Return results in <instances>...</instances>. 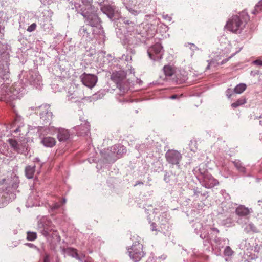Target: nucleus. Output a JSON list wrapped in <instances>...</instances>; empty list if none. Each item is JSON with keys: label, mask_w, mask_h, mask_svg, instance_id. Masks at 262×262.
Wrapping results in <instances>:
<instances>
[{"label": "nucleus", "mask_w": 262, "mask_h": 262, "mask_svg": "<svg viewBox=\"0 0 262 262\" xmlns=\"http://www.w3.org/2000/svg\"><path fill=\"white\" fill-rule=\"evenodd\" d=\"M80 78L82 83L89 88H93L97 82V77L94 74L84 73Z\"/></svg>", "instance_id": "obj_5"}, {"label": "nucleus", "mask_w": 262, "mask_h": 262, "mask_svg": "<svg viewBox=\"0 0 262 262\" xmlns=\"http://www.w3.org/2000/svg\"><path fill=\"white\" fill-rule=\"evenodd\" d=\"M262 8V0L259 1L258 4L255 6V9L252 12V13L254 14H256V13H259Z\"/></svg>", "instance_id": "obj_20"}, {"label": "nucleus", "mask_w": 262, "mask_h": 262, "mask_svg": "<svg viewBox=\"0 0 262 262\" xmlns=\"http://www.w3.org/2000/svg\"><path fill=\"white\" fill-rule=\"evenodd\" d=\"M101 10L109 17L112 16L114 14V9L109 5H104L101 7Z\"/></svg>", "instance_id": "obj_13"}, {"label": "nucleus", "mask_w": 262, "mask_h": 262, "mask_svg": "<svg viewBox=\"0 0 262 262\" xmlns=\"http://www.w3.org/2000/svg\"><path fill=\"white\" fill-rule=\"evenodd\" d=\"M64 253L74 257L78 260H80V258L79 256V255L77 253V250L76 249L72 248H67L63 250Z\"/></svg>", "instance_id": "obj_10"}, {"label": "nucleus", "mask_w": 262, "mask_h": 262, "mask_svg": "<svg viewBox=\"0 0 262 262\" xmlns=\"http://www.w3.org/2000/svg\"><path fill=\"white\" fill-rule=\"evenodd\" d=\"M194 143H195V144H196V141H194Z\"/></svg>", "instance_id": "obj_36"}, {"label": "nucleus", "mask_w": 262, "mask_h": 262, "mask_svg": "<svg viewBox=\"0 0 262 262\" xmlns=\"http://www.w3.org/2000/svg\"><path fill=\"white\" fill-rule=\"evenodd\" d=\"M86 9V8L85 9H83V8H81V10L83 11V12L84 11V10Z\"/></svg>", "instance_id": "obj_32"}, {"label": "nucleus", "mask_w": 262, "mask_h": 262, "mask_svg": "<svg viewBox=\"0 0 262 262\" xmlns=\"http://www.w3.org/2000/svg\"><path fill=\"white\" fill-rule=\"evenodd\" d=\"M19 128H17V129L15 130V132H19Z\"/></svg>", "instance_id": "obj_31"}, {"label": "nucleus", "mask_w": 262, "mask_h": 262, "mask_svg": "<svg viewBox=\"0 0 262 262\" xmlns=\"http://www.w3.org/2000/svg\"><path fill=\"white\" fill-rule=\"evenodd\" d=\"M111 79L116 83H118L124 78L123 75L121 72H113L111 77Z\"/></svg>", "instance_id": "obj_11"}, {"label": "nucleus", "mask_w": 262, "mask_h": 262, "mask_svg": "<svg viewBox=\"0 0 262 262\" xmlns=\"http://www.w3.org/2000/svg\"><path fill=\"white\" fill-rule=\"evenodd\" d=\"M254 64H256L257 66H262V60L260 59H257L253 61Z\"/></svg>", "instance_id": "obj_25"}, {"label": "nucleus", "mask_w": 262, "mask_h": 262, "mask_svg": "<svg viewBox=\"0 0 262 262\" xmlns=\"http://www.w3.org/2000/svg\"><path fill=\"white\" fill-rule=\"evenodd\" d=\"M41 143L47 147H53L56 145V140L55 138L46 136L41 138Z\"/></svg>", "instance_id": "obj_7"}, {"label": "nucleus", "mask_w": 262, "mask_h": 262, "mask_svg": "<svg viewBox=\"0 0 262 262\" xmlns=\"http://www.w3.org/2000/svg\"><path fill=\"white\" fill-rule=\"evenodd\" d=\"M140 239L138 236H133L132 241L134 242L132 247L127 249L130 257L135 262L140 261L145 255L143 246L140 243Z\"/></svg>", "instance_id": "obj_2"}, {"label": "nucleus", "mask_w": 262, "mask_h": 262, "mask_svg": "<svg viewBox=\"0 0 262 262\" xmlns=\"http://www.w3.org/2000/svg\"><path fill=\"white\" fill-rule=\"evenodd\" d=\"M3 54L4 55H5L6 56H7L8 55V54L7 53H3Z\"/></svg>", "instance_id": "obj_34"}, {"label": "nucleus", "mask_w": 262, "mask_h": 262, "mask_svg": "<svg viewBox=\"0 0 262 262\" xmlns=\"http://www.w3.org/2000/svg\"><path fill=\"white\" fill-rule=\"evenodd\" d=\"M35 166H28L26 167V176L28 179H31L33 177L35 172Z\"/></svg>", "instance_id": "obj_14"}, {"label": "nucleus", "mask_w": 262, "mask_h": 262, "mask_svg": "<svg viewBox=\"0 0 262 262\" xmlns=\"http://www.w3.org/2000/svg\"><path fill=\"white\" fill-rule=\"evenodd\" d=\"M224 253L225 255L229 256L233 254V251L229 246H227L224 250Z\"/></svg>", "instance_id": "obj_22"}, {"label": "nucleus", "mask_w": 262, "mask_h": 262, "mask_svg": "<svg viewBox=\"0 0 262 262\" xmlns=\"http://www.w3.org/2000/svg\"><path fill=\"white\" fill-rule=\"evenodd\" d=\"M215 231H217V232H219V231L217 229H215Z\"/></svg>", "instance_id": "obj_35"}, {"label": "nucleus", "mask_w": 262, "mask_h": 262, "mask_svg": "<svg viewBox=\"0 0 262 262\" xmlns=\"http://www.w3.org/2000/svg\"><path fill=\"white\" fill-rule=\"evenodd\" d=\"M227 96H228V97L229 98H230V97H231V94H227Z\"/></svg>", "instance_id": "obj_30"}, {"label": "nucleus", "mask_w": 262, "mask_h": 262, "mask_svg": "<svg viewBox=\"0 0 262 262\" xmlns=\"http://www.w3.org/2000/svg\"><path fill=\"white\" fill-rule=\"evenodd\" d=\"M61 206V204H60L58 203H56L53 205L52 208L54 209H57L59 208Z\"/></svg>", "instance_id": "obj_26"}, {"label": "nucleus", "mask_w": 262, "mask_h": 262, "mask_svg": "<svg viewBox=\"0 0 262 262\" xmlns=\"http://www.w3.org/2000/svg\"><path fill=\"white\" fill-rule=\"evenodd\" d=\"M8 142L14 150L18 151L19 150L18 143L15 140L9 139L8 140Z\"/></svg>", "instance_id": "obj_18"}, {"label": "nucleus", "mask_w": 262, "mask_h": 262, "mask_svg": "<svg viewBox=\"0 0 262 262\" xmlns=\"http://www.w3.org/2000/svg\"><path fill=\"white\" fill-rule=\"evenodd\" d=\"M37 238V235L35 232H28L27 233V239L29 241H34Z\"/></svg>", "instance_id": "obj_21"}, {"label": "nucleus", "mask_w": 262, "mask_h": 262, "mask_svg": "<svg viewBox=\"0 0 262 262\" xmlns=\"http://www.w3.org/2000/svg\"><path fill=\"white\" fill-rule=\"evenodd\" d=\"M43 262H49V257L48 255H46L45 256Z\"/></svg>", "instance_id": "obj_27"}, {"label": "nucleus", "mask_w": 262, "mask_h": 262, "mask_svg": "<svg viewBox=\"0 0 262 262\" xmlns=\"http://www.w3.org/2000/svg\"><path fill=\"white\" fill-rule=\"evenodd\" d=\"M40 118L44 121L48 122L51 120L52 113L50 112V106L48 105H42L39 107V113Z\"/></svg>", "instance_id": "obj_6"}, {"label": "nucleus", "mask_w": 262, "mask_h": 262, "mask_svg": "<svg viewBox=\"0 0 262 262\" xmlns=\"http://www.w3.org/2000/svg\"><path fill=\"white\" fill-rule=\"evenodd\" d=\"M163 71L165 75L167 76H172L176 72L175 68L169 65L165 66Z\"/></svg>", "instance_id": "obj_12"}, {"label": "nucleus", "mask_w": 262, "mask_h": 262, "mask_svg": "<svg viewBox=\"0 0 262 262\" xmlns=\"http://www.w3.org/2000/svg\"><path fill=\"white\" fill-rule=\"evenodd\" d=\"M246 103V99L245 98H241L238 99L235 102L231 104V106L233 108H236L241 105L244 104Z\"/></svg>", "instance_id": "obj_17"}, {"label": "nucleus", "mask_w": 262, "mask_h": 262, "mask_svg": "<svg viewBox=\"0 0 262 262\" xmlns=\"http://www.w3.org/2000/svg\"><path fill=\"white\" fill-rule=\"evenodd\" d=\"M6 76H7V74H6ZM6 78H7V76H6Z\"/></svg>", "instance_id": "obj_37"}, {"label": "nucleus", "mask_w": 262, "mask_h": 262, "mask_svg": "<svg viewBox=\"0 0 262 262\" xmlns=\"http://www.w3.org/2000/svg\"><path fill=\"white\" fill-rule=\"evenodd\" d=\"M52 231H53V229L51 226H49L47 224H46L43 226V229L42 231V234L45 236H47L49 234V233L51 232Z\"/></svg>", "instance_id": "obj_19"}, {"label": "nucleus", "mask_w": 262, "mask_h": 262, "mask_svg": "<svg viewBox=\"0 0 262 262\" xmlns=\"http://www.w3.org/2000/svg\"><path fill=\"white\" fill-rule=\"evenodd\" d=\"M177 97V95H172V96L170 97V98H171V99H173L176 98Z\"/></svg>", "instance_id": "obj_28"}, {"label": "nucleus", "mask_w": 262, "mask_h": 262, "mask_svg": "<svg viewBox=\"0 0 262 262\" xmlns=\"http://www.w3.org/2000/svg\"><path fill=\"white\" fill-rule=\"evenodd\" d=\"M249 20V16L245 12H243L240 16L237 15L233 16L227 21L226 28L230 31L237 32L245 27V24Z\"/></svg>", "instance_id": "obj_1"}, {"label": "nucleus", "mask_w": 262, "mask_h": 262, "mask_svg": "<svg viewBox=\"0 0 262 262\" xmlns=\"http://www.w3.org/2000/svg\"><path fill=\"white\" fill-rule=\"evenodd\" d=\"M206 185H207L206 187H212L214 185V184L209 185V184H207Z\"/></svg>", "instance_id": "obj_29"}, {"label": "nucleus", "mask_w": 262, "mask_h": 262, "mask_svg": "<svg viewBox=\"0 0 262 262\" xmlns=\"http://www.w3.org/2000/svg\"><path fill=\"white\" fill-rule=\"evenodd\" d=\"M36 24L35 23H33L28 27L27 30V31L31 32L34 31L36 29Z\"/></svg>", "instance_id": "obj_23"}, {"label": "nucleus", "mask_w": 262, "mask_h": 262, "mask_svg": "<svg viewBox=\"0 0 262 262\" xmlns=\"http://www.w3.org/2000/svg\"><path fill=\"white\" fill-rule=\"evenodd\" d=\"M235 212L237 215L241 216H247L250 213L249 209L243 205L239 206L236 209Z\"/></svg>", "instance_id": "obj_9"}, {"label": "nucleus", "mask_w": 262, "mask_h": 262, "mask_svg": "<svg viewBox=\"0 0 262 262\" xmlns=\"http://www.w3.org/2000/svg\"><path fill=\"white\" fill-rule=\"evenodd\" d=\"M246 85L244 83H241L239 84H238L235 88H234V92L236 93L237 94H241L243 93L246 89Z\"/></svg>", "instance_id": "obj_16"}, {"label": "nucleus", "mask_w": 262, "mask_h": 262, "mask_svg": "<svg viewBox=\"0 0 262 262\" xmlns=\"http://www.w3.org/2000/svg\"><path fill=\"white\" fill-rule=\"evenodd\" d=\"M233 163L234 166L239 172L243 173L245 172V168L243 166L239 160H235Z\"/></svg>", "instance_id": "obj_15"}, {"label": "nucleus", "mask_w": 262, "mask_h": 262, "mask_svg": "<svg viewBox=\"0 0 262 262\" xmlns=\"http://www.w3.org/2000/svg\"><path fill=\"white\" fill-rule=\"evenodd\" d=\"M81 2L86 7H90L91 6V2L89 1V0H81Z\"/></svg>", "instance_id": "obj_24"}, {"label": "nucleus", "mask_w": 262, "mask_h": 262, "mask_svg": "<svg viewBox=\"0 0 262 262\" xmlns=\"http://www.w3.org/2000/svg\"><path fill=\"white\" fill-rule=\"evenodd\" d=\"M166 161L170 164L180 166V163L182 159V154L174 149H169L165 154Z\"/></svg>", "instance_id": "obj_3"}, {"label": "nucleus", "mask_w": 262, "mask_h": 262, "mask_svg": "<svg viewBox=\"0 0 262 262\" xmlns=\"http://www.w3.org/2000/svg\"><path fill=\"white\" fill-rule=\"evenodd\" d=\"M70 134L68 130L60 128L59 129L57 134V138L59 141H66L69 139Z\"/></svg>", "instance_id": "obj_8"}, {"label": "nucleus", "mask_w": 262, "mask_h": 262, "mask_svg": "<svg viewBox=\"0 0 262 262\" xmlns=\"http://www.w3.org/2000/svg\"><path fill=\"white\" fill-rule=\"evenodd\" d=\"M83 31L84 32H86V29H83Z\"/></svg>", "instance_id": "obj_33"}, {"label": "nucleus", "mask_w": 262, "mask_h": 262, "mask_svg": "<svg viewBox=\"0 0 262 262\" xmlns=\"http://www.w3.org/2000/svg\"><path fill=\"white\" fill-rule=\"evenodd\" d=\"M162 49L163 47L161 44L158 43L149 48L147 52L150 58L154 60L161 59L163 54Z\"/></svg>", "instance_id": "obj_4"}]
</instances>
